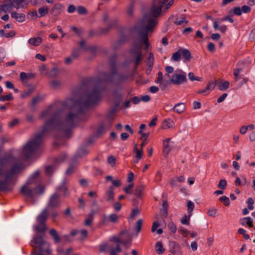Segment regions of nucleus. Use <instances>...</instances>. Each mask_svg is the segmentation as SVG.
<instances>
[{
  "mask_svg": "<svg viewBox=\"0 0 255 255\" xmlns=\"http://www.w3.org/2000/svg\"><path fill=\"white\" fill-rule=\"evenodd\" d=\"M181 50L173 53L171 59L174 61H179L181 59Z\"/></svg>",
  "mask_w": 255,
  "mask_h": 255,
  "instance_id": "7c9ffc66",
  "label": "nucleus"
},
{
  "mask_svg": "<svg viewBox=\"0 0 255 255\" xmlns=\"http://www.w3.org/2000/svg\"><path fill=\"white\" fill-rule=\"evenodd\" d=\"M113 96L116 99L115 105L118 106L122 99V95L120 94L115 92Z\"/></svg>",
  "mask_w": 255,
  "mask_h": 255,
  "instance_id": "58836bf2",
  "label": "nucleus"
},
{
  "mask_svg": "<svg viewBox=\"0 0 255 255\" xmlns=\"http://www.w3.org/2000/svg\"><path fill=\"white\" fill-rule=\"evenodd\" d=\"M242 12L249 13L251 11V8L249 6L243 5L241 8Z\"/></svg>",
  "mask_w": 255,
  "mask_h": 255,
  "instance_id": "bf43d9fd",
  "label": "nucleus"
},
{
  "mask_svg": "<svg viewBox=\"0 0 255 255\" xmlns=\"http://www.w3.org/2000/svg\"><path fill=\"white\" fill-rule=\"evenodd\" d=\"M246 220V224L248 225L250 227H253V220L250 217H246L244 219Z\"/></svg>",
  "mask_w": 255,
  "mask_h": 255,
  "instance_id": "052dcab7",
  "label": "nucleus"
},
{
  "mask_svg": "<svg viewBox=\"0 0 255 255\" xmlns=\"http://www.w3.org/2000/svg\"><path fill=\"white\" fill-rule=\"evenodd\" d=\"M185 109H186V106L183 103H180L176 104L174 106V107L172 109V110L174 112H175L179 114H181L183 113H184Z\"/></svg>",
  "mask_w": 255,
  "mask_h": 255,
  "instance_id": "dca6fc26",
  "label": "nucleus"
},
{
  "mask_svg": "<svg viewBox=\"0 0 255 255\" xmlns=\"http://www.w3.org/2000/svg\"><path fill=\"white\" fill-rule=\"evenodd\" d=\"M64 10V6L59 3H55L51 8L50 13L54 16H57Z\"/></svg>",
  "mask_w": 255,
  "mask_h": 255,
  "instance_id": "f8f14e48",
  "label": "nucleus"
},
{
  "mask_svg": "<svg viewBox=\"0 0 255 255\" xmlns=\"http://www.w3.org/2000/svg\"><path fill=\"white\" fill-rule=\"evenodd\" d=\"M51 86L54 88H57L60 85V82L56 80H54L51 82Z\"/></svg>",
  "mask_w": 255,
  "mask_h": 255,
  "instance_id": "680f3d73",
  "label": "nucleus"
},
{
  "mask_svg": "<svg viewBox=\"0 0 255 255\" xmlns=\"http://www.w3.org/2000/svg\"><path fill=\"white\" fill-rule=\"evenodd\" d=\"M238 233L240 234H242L244 236V238L246 239V240H248L250 239V236L248 234H246V231L245 230H244V229H242V228H240L239 230H238Z\"/></svg>",
  "mask_w": 255,
  "mask_h": 255,
  "instance_id": "09e8293b",
  "label": "nucleus"
},
{
  "mask_svg": "<svg viewBox=\"0 0 255 255\" xmlns=\"http://www.w3.org/2000/svg\"><path fill=\"white\" fill-rule=\"evenodd\" d=\"M38 12L39 13V17H41L42 16H44L48 12V8L46 7L43 6L41 7H40L38 10Z\"/></svg>",
  "mask_w": 255,
  "mask_h": 255,
  "instance_id": "c85d7f7f",
  "label": "nucleus"
},
{
  "mask_svg": "<svg viewBox=\"0 0 255 255\" xmlns=\"http://www.w3.org/2000/svg\"><path fill=\"white\" fill-rule=\"evenodd\" d=\"M156 251L158 255L162 254L164 252L165 250L163 247V245L161 242H158L156 243L155 245Z\"/></svg>",
  "mask_w": 255,
  "mask_h": 255,
  "instance_id": "a878e982",
  "label": "nucleus"
},
{
  "mask_svg": "<svg viewBox=\"0 0 255 255\" xmlns=\"http://www.w3.org/2000/svg\"><path fill=\"white\" fill-rule=\"evenodd\" d=\"M247 204L248 205V208L249 209H250V210H252L254 209V200L252 198H249L248 200H247Z\"/></svg>",
  "mask_w": 255,
  "mask_h": 255,
  "instance_id": "8fccbe9b",
  "label": "nucleus"
},
{
  "mask_svg": "<svg viewBox=\"0 0 255 255\" xmlns=\"http://www.w3.org/2000/svg\"><path fill=\"white\" fill-rule=\"evenodd\" d=\"M110 251V255H118V253L122 252V249L119 245H117L115 249L112 247Z\"/></svg>",
  "mask_w": 255,
  "mask_h": 255,
  "instance_id": "2f4dec72",
  "label": "nucleus"
},
{
  "mask_svg": "<svg viewBox=\"0 0 255 255\" xmlns=\"http://www.w3.org/2000/svg\"><path fill=\"white\" fill-rule=\"evenodd\" d=\"M247 130L248 129L246 126H242L239 130L240 133L242 135L245 134L247 132Z\"/></svg>",
  "mask_w": 255,
  "mask_h": 255,
  "instance_id": "774afa93",
  "label": "nucleus"
},
{
  "mask_svg": "<svg viewBox=\"0 0 255 255\" xmlns=\"http://www.w3.org/2000/svg\"><path fill=\"white\" fill-rule=\"evenodd\" d=\"M112 246L108 244H105L100 246V250L101 252H106L110 251Z\"/></svg>",
  "mask_w": 255,
  "mask_h": 255,
  "instance_id": "79ce46f5",
  "label": "nucleus"
},
{
  "mask_svg": "<svg viewBox=\"0 0 255 255\" xmlns=\"http://www.w3.org/2000/svg\"><path fill=\"white\" fill-rule=\"evenodd\" d=\"M34 243L38 246L37 253H33L32 255H51L52 250L50 245L44 241L42 237L38 236L33 239Z\"/></svg>",
  "mask_w": 255,
  "mask_h": 255,
  "instance_id": "39448f33",
  "label": "nucleus"
},
{
  "mask_svg": "<svg viewBox=\"0 0 255 255\" xmlns=\"http://www.w3.org/2000/svg\"><path fill=\"white\" fill-rule=\"evenodd\" d=\"M187 206L188 213L189 214H190V216H191L192 212L193 211L195 207L194 204L191 201H189L187 202Z\"/></svg>",
  "mask_w": 255,
  "mask_h": 255,
  "instance_id": "c9c22d12",
  "label": "nucleus"
},
{
  "mask_svg": "<svg viewBox=\"0 0 255 255\" xmlns=\"http://www.w3.org/2000/svg\"><path fill=\"white\" fill-rule=\"evenodd\" d=\"M219 188L221 189H225L227 187V181L225 179L221 180L218 185Z\"/></svg>",
  "mask_w": 255,
  "mask_h": 255,
  "instance_id": "de8ad7c7",
  "label": "nucleus"
},
{
  "mask_svg": "<svg viewBox=\"0 0 255 255\" xmlns=\"http://www.w3.org/2000/svg\"><path fill=\"white\" fill-rule=\"evenodd\" d=\"M42 42V39L40 37H36L34 38H30L28 40V43L34 46L39 45Z\"/></svg>",
  "mask_w": 255,
  "mask_h": 255,
  "instance_id": "4be33fe9",
  "label": "nucleus"
},
{
  "mask_svg": "<svg viewBox=\"0 0 255 255\" xmlns=\"http://www.w3.org/2000/svg\"><path fill=\"white\" fill-rule=\"evenodd\" d=\"M217 213V210L215 208H210L208 211V215L212 217H215Z\"/></svg>",
  "mask_w": 255,
  "mask_h": 255,
  "instance_id": "37998d69",
  "label": "nucleus"
},
{
  "mask_svg": "<svg viewBox=\"0 0 255 255\" xmlns=\"http://www.w3.org/2000/svg\"><path fill=\"white\" fill-rule=\"evenodd\" d=\"M133 184H129L128 187H127L126 188H125L124 189L125 192L126 193H128V194L131 193V190L133 188Z\"/></svg>",
  "mask_w": 255,
  "mask_h": 255,
  "instance_id": "338daca9",
  "label": "nucleus"
},
{
  "mask_svg": "<svg viewBox=\"0 0 255 255\" xmlns=\"http://www.w3.org/2000/svg\"><path fill=\"white\" fill-rule=\"evenodd\" d=\"M175 126V123L174 121L170 119H167L164 120L161 124V128L163 129H166L170 128H173Z\"/></svg>",
  "mask_w": 255,
  "mask_h": 255,
  "instance_id": "2eb2a0df",
  "label": "nucleus"
},
{
  "mask_svg": "<svg viewBox=\"0 0 255 255\" xmlns=\"http://www.w3.org/2000/svg\"><path fill=\"white\" fill-rule=\"evenodd\" d=\"M14 8L13 3L11 0H6L3 1L2 4H0V13L1 12H10Z\"/></svg>",
  "mask_w": 255,
  "mask_h": 255,
  "instance_id": "9b49d317",
  "label": "nucleus"
},
{
  "mask_svg": "<svg viewBox=\"0 0 255 255\" xmlns=\"http://www.w3.org/2000/svg\"><path fill=\"white\" fill-rule=\"evenodd\" d=\"M181 54L186 60L189 61L191 58V55L190 51L186 49L181 50Z\"/></svg>",
  "mask_w": 255,
  "mask_h": 255,
  "instance_id": "cd10ccee",
  "label": "nucleus"
},
{
  "mask_svg": "<svg viewBox=\"0 0 255 255\" xmlns=\"http://www.w3.org/2000/svg\"><path fill=\"white\" fill-rule=\"evenodd\" d=\"M159 226V224L158 222L155 221L153 223L152 228H151V232H154L157 229V228Z\"/></svg>",
  "mask_w": 255,
  "mask_h": 255,
  "instance_id": "e2e57ef3",
  "label": "nucleus"
},
{
  "mask_svg": "<svg viewBox=\"0 0 255 255\" xmlns=\"http://www.w3.org/2000/svg\"><path fill=\"white\" fill-rule=\"evenodd\" d=\"M119 220V216L116 214H111L108 217L104 215L103 222L104 224H107L109 222L113 223H117Z\"/></svg>",
  "mask_w": 255,
  "mask_h": 255,
  "instance_id": "ddd939ff",
  "label": "nucleus"
},
{
  "mask_svg": "<svg viewBox=\"0 0 255 255\" xmlns=\"http://www.w3.org/2000/svg\"><path fill=\"white\" fill-rule=\"evenodd\" d=\"M41 98L40 96H36L33 98L31 101V104L34 106L41 101Z\"/></svg>",
  "mask_w": 255,
  "mask_h": 255,
  "instance_id": "13d9d810",
  "label": "nucleus"
},
{
  "mask_svg": "<svg viewBox=\"0 0 255 255\" xmlns=\"http://www.w3.org/2000/svg\"><path fill=\"white\" fill-rule=\"evenodd\" d=\"M46 229V225L44 223H38V224L35 227V230L38 232H43Z\"/></svg>",
  "mask_w": 255,
  "mask_h": 255,
  "instance_id": "c756f323",
  "label": "nucleus"
},
{
  "mask_svg": "<svg viewBox=\"0 0 255 255\" xmlns=\"http://www.w3.org/2000/svg\"><path fill=\"white\" fill-rule=\"evenodd\" d=\"M114 188L113 186H110L108 188L107 191L106 193L107 197V200L108 201H111L113 200L114 198Z\"/></svg>",
  "mask_w": 255,
  "mask_h": 255,
  "instance_id": "412c9836",
  "label": "nucleus"
},
{
  "mask_svg": "<svg viewBox=\"0 0 255 255\" xmlns=\"http://www.w3.org/2000/svg\"><path fill=\"white\" fill-rule=\"evenodd\" d=\"M11 16L19 22H23L25 20V15L23 13H18L15 12H13L11 13Z\"/></svg>",
  "mask_w": 255,
  "mask_h": 255,
  "instance_id": "6ab92c4d",
  "label": "nucleus"
},
{
  "mask_svg": "<svg viewBox=\"0 0 255 255\" xmlns=\"http://www.w3.org/2000/svg\"><path fill=\"white\" fill-rule=\"evenodd\" d=\"M77 11L80 14H84L87 12L86 9L82 6H79L77 9Z\"/></svg>",
  "mask_w": 255,
  "mask_h": 255,
  "instance_id": "5fc2aeb1",
  "label": "nucleus"
},
{
  "mask_svg": "<svg viewBox=\"0 0 255 255\" xmlns=\"http://www.w3.org/2000/svg\"><path fill=\"white\" fill-rule=\"evenodd\" d=\"M242 71V68H236L234 69L233 74L235 76V81H238L241 78L239 75Z\"/></svg>",
  "mask_w": 255,
  "mask_h": 255,
  "instance_id": "72a5a7b5",
  "label": "nucleus"
},
{
  "mask_svg": "<svg viewBox=\"0 0 255 255\" xmlns=\"http://www.w3.org/2000/svg\"><path fill=\"white\" fill-rule=\"evenodd\" d=\"M23 168L21 161L9 152L0 158V191H10L11 183L14 175Z\"/></svg>",
  "mask_w": 255,
  "mask_h": 255,
  "instance_id": "f03ea898",
  "label": "nucleus"
},
{
  "mask_svg": "<svg viewBox=\"0 0 255 255\" xmlns=\"http://www.w3.org/2000/svg\"><path fill=\"white\" fill-rule=\"evenodd\" d=\"M107 161L112 167H114L116 164V158L112 155L108 157Z\"/></svg>",
  "mask_w": 255,
  "mask_h": 255,
  "instance_id": "49530a36",
  "label": "nucleus"
},
{
  "mask_svg": "<svg viewBox=\"0 0 255 255\" xmlns=\"http://www.w3.org/2000/svg\"><path fill=\"white\" fill-rule=\"evenodd\" d=\"M44 191L43 187L38 185L34 179L28 181L22 186L20 192L25 197L32 198L34 196L42 194Z\"/></svg>",
  "mask_w": 255,
  "mask_h": 255,
  "instance_id": "20e7f679",
  "label": "nucleus"
},
{
  "mask_svg": "<svg viewBox=\"0 0 255 255\" xmlns=\"http://www.w3.org/2000/svg\"><path fill=\"white\" fill-rule=\"evenodd\" d=\"M113 207L116 211L119 212L122 208V204L119 202H116L113 205Z\"/></svg>",
  "mask_w": 255,
  "mask_h": 255,
  "instance_id": "6e6d98bb",
  "label": "nucleus"
},
{
  "mask_svg": "<svg viewBox=\"0 0 255 255\" xmlns=\"http://www.w3.org/2000/svg\"><path fill=\"white\" fill-rule=\"evenodd\" d=\"M165 71L166 74L165 75V77H169V74H171L174 72V68L170 66H167L165 67Z\"/></svg>",
  "mask_w": 255,
  "mask_h": 255,
  "instance_id": "c03bdc74",
  "label": "nucleus"
},
{
  "mask_svg": "<svg viewBox=\"0 0 255 255\" xmlns=\"http://www.w3.org/2000/svg\"><path fill=\"white\" fill-rule=\"evenodd\" d=\"M80 54V52L79 49H74L73 50L71 56L73 59H75L77 58Z\"/></svg>",
  "mask_w": 255,
  "mask_h": 255,
  "instance_id": "864d4df0",
  "label": "nucleus"
},
{
  "mask_svg": "<svg viewBox=\"0 0 255 255\" xmlns=\"http://www.w3.org/2000/svg\"><path fill=\"white\" fill-rule=\"evenodd\" d=\"M144 189L143 185H139L137 186L135 190V195L137 197H139L141 196L142 193Z\"/></svg>",
  "mask_w": 255,
  "mask_h": 255,
  "instance_id": "473e14b6",
  "label": "nucleus"
},
{
  "mask_svg": "<svg viewBox=\"0 0 255 255\" xmlns=\"http://www.w3.org/2000/svg\"><path fill=\"white\" fill-rule=\"evenodd\" d=\"M13 99L12 95L9 93L7 95H1L0 96V101H11Z\"/></svg>",
  "mask_w": 255,
  "mask_h": 255,
  "instance_id": "e433bc0d",
  "label": "nucleus"
},
{
  "mask_svg": "<svg viewBox=\"0 0 255 255\" xmlns=\"http://www.w3.org/2000/svg\"><path fill=\"white\" fill-rule=\"evenodd\" d=\"M191 216H190V214L188 215V216L185 215L181 219V222L182 224L184 225H189V220L190 219Z\"/></svg>",
  "mask_w": 255,
  "mask_h": 255,
  "instance_id": "a19ab883",
  "label": "nucleus"
},
{
  "mask_svg": "<svg viewBox=\"0 0 255 255\" xmlns=\"http://www.w3.org/2000/svg\"><path fill=\"white\" fill-rule=\"evenodd\" d=\"M111 125L110 122H105L99 124L96 129V136H99L104 134L107 129L111 128Z\"/></svg>",
  "mask_w": 255,
  "mask_h": 255,
  "instance_id": "9d476101",
  "label": "nucleus"
},
{
  "mask_svg": "<svg viewBox=\"0 0 255 255\" xmlns=\"http://www.w3.org/2000/svg\"><path fill=\"white\" fill-rule=\"evenodd\" d=\"M171 140L170 138H166L163 140V154L164 156H167L170 152L171 148L169 145V142Z\"/></svg>",
  "mask_w": 255,
  "mask_h": 255,
  "instance_id": "f3484780",
  "label": "nucleus"
},
{
  "mask_svg": "<svg viewBox=\"0 0 255 255\" xmlns=\"http://www.w3.org/2000/svg\"><path fill=\"white\" fill-rule=\"evenodd\" d=\"M219 200L223 202L226 206H228L230 205L229 198L225 196L221 197L219 198Z\"/></svg>",
  "mask_w": 255,
  "mask_h": 255,
  "instance_id": "ea45409f",
  "label": "nucleus"
},
{
  "mask_svg": "<svg viewBox=\"0 0 255 255\" xmlns=\"http://www.w3.org/2000/svg\"><path fill=\"white\" fill-rule=\"evenodd\" d=\"M216 86V83L213 81H210L208 83L206 88L204 90H199L197 92V94H202L204 93H207V94H209L208 91L209 90H212L214 89V88Z\"/></svg>",
  "mask_w": 255,
  "mask_h": 255,
  "instance_id": "a211bd4d",
  "label": "nucleus"
},
{
  "mask_svg": "<svg viewBox=\"0 0 255 255\" xmlns=\"http://www.w3.org/2000/svg\"><path fill=\"white\" fill-rule=\"evenodd\" d=\"M175 23L177 25H181L184 23H187V21H186L185 18L184 17L182 18H177L175 19Z\"/></svg>",
  "mask_w": 255,
  "mask_h": 255,
  "instance_id": "3c124183",
  "label": "nucleus"
},
{
  "mask_svg": "<svg viewBox=\"0 0 255 255\" xmlns=\"http://www.w3.org/2000/svg\"><path fill=\"white\" fill-rule=\"evenodd\" d=\"M48 215V211L44 209L37 217V222L38 223H44L46 221Z\"/></svg>",
  "mask_w": 255,
  "mask_h": 255,
  "instance_id": "aec40b11",
  "label": "nucleus"
},
{
  "mask_svg": "<svg viewBox=\"0 0 255 255\" xmlns=\"http://www.w3.org/2000/svg\"><path fill=\"white\" fill-rule=\"evenodd\" d=\"M142 225V220L141 219H139L137 220L136 223V230L137 232V234H138L141 229V227Z\"/></svg>",
  "mask_w": 255,
  "mask_h": 255,
  "instance_id": "a18cd8bd",
  "label": "nucleus"
},
{
  "mask_svg": "<svg viewBox=\"0 0 255 255\" xmlns=\"http://www.w3.org/2000/svg\"><path fill=\"white\" fill-rule=\"evenodd\" d=\"M224 21H229L231 23L234 22V19L230 16H227L222 18H219L217 20H215L213 22V27L215 30H219L222 33H225L227 30V27L225 25L219 26V23Z\"/></svg>",
  "mask_w": 255,
  "mask_h": 255,
  "instance_id": "1a4fd4ad",
  "label": "nucleus"
},
{
  "mask_svg": "<svg viewBox=\"0 0 255 255\" xmlns=\"http://www.w3.org/2000/svg\"><path fill=\"white\" fill-rule=\"evenodd\" d=\"M102 79L93 78L90 81V90L79 100L74 99L68 100L67 105L71 110L64 120H61V113L57 111L55 106H51L44 111L40 116L42 119H48L42 128L40 133L36 134L33 139L30 140L23 146L20 153V157L25 160L31 157L40 148L45 134L51 129L61 130L66 138L70 137L71 130L81 121L87 119L82 109H88L98 103L102 97V92L106 83H119L128 79V76H119L115 71L101 75Z\"/></svg>",
  "mask_w": 255,
  "mask_h": 255,
  "instance_id": "f257e3e1",
  "label": "nucleus"
},
{
  "mask_svg": "<svg viewBox=\"0 0 255 255\" xmlns=\"http://www.w3.org/2000/svg\"><path fill=\"white\" fill-rule=\"evenodd\" d=\"M13 3L14 8L18 9L19 7H23L24 6L25 0H11Z\"/></svg>",
  "mask_w": 255,
  "mask_h": 255,
  "instance_id": "b1692460",
  "label": "nucleus"
},
{
  "mask_svg": "<svg viewBox=\"0 0 255 255\" xmlns=\"http://www.w3.org/2000/svg\"><path fill=\"white\" fill-rule=\"evenodd\" d=\"M157 74H158V77H157V80L155 81V82L157 84H159V83H160L163 80V74H162V72L159 71V72H158Z\"/></svg>",
  "mask_w": 255,
  "mask_h": 255,
  "instance_id": "4d7b16f0",
  "label": "nucleus"
},
{
  "mask_svg": "<svg viewBox=\"0 0 255 255\" xmlns=\"http://www.w3.org/2000/svg\"><path fill=\"white\" fill-rule=\"evenodd\" d=\"M167 227L172 233H175L176 232L177 227L176 225L174 223H169L167 225Z\"/></svg>",
  "mask_w": 255,
  "mask_h": 255,
  "instance_id": "4c0bfd02",
  "label": "nucleus"
},
{
  "mask_svg": "<svg viewBox=\"0 0 255 255\" xmlns=\"http://www.w3.org/2000/svg\"><path fill=\"white\" fill-rule=\"evenodd\" d=\"M134 151L136 154V157L137 158V160L135 161L136 162H138V160L142 158L143 151L142 149H138L137 148V144H135L134 147Z\"/></svg>",
  "mask_w": 255,
  "mask_h": 255,
  "instance_id": "bb28decb",
  "label": "nucleus"
},
{
  "mask_svg": "<svg viewBox=\"0 0 255 255\" xmlns=\"http://www.w3.org/2000/svg\"><path fill=\"white\" fill-rule=\"evenodd\" d=\"M168 0H153V5L150 11V16L154 17L159 15L161 11V8Z\"/></svg>",
  "mask_w": 255,
  "mask_h": 255,
  "instance_id": "0eeeda50",
  "label": "nucleus"
},
{
  "mask_svg": "<svg viewBox=\"0 0 255 255\" xmlns=\"http://www.w3.org/2000/svg\"><path fill=\"white\" fill-rule=\"evenodd\" d=\"M53 171V168L52 166H48L45 168L46 173L48 175H51L52 174Z\"/></svg>",
  "mask_w": 255,
  "mask_h": 255,
  "instance_id": "0e129e2a",
  "label": "nucleus"
},
{
  "mask_svg": "<svg viewBox=\"0 0 255 255\" xmlns=\"http://www.w3.org/2000/svg\"><path fill=\"white\" fill-rule=\"evenodd\" d=\"M179 232L181 233L184 237H186L190 233L189 231L183 227H180L179 229Z\"/></svg>",
  "mask_w": 255,
  "mask_h": 255,
  "instance_id": "603ef678",
  "label": "nucleus"
},
{
  "mask_svg": "<svg viewBox=\"0 0 255 255\" xmlns=\"http://www.w3.org/2000/svg\"><path fill=\"white\" fill-rule=\"evenodd\" d=\"M58 193H56L51 196L48 204L49 207L54 208L59 206L60 204L59 199V196L60 195L66 196L68 194L67 189L65 183L62 184L58 187Z\"/></svg>",
  "mask_w": 255,
  "mask_h": 255,
  "instance_id": "423d86ee",
  "label": "nucleus"
},
{
  "mask_svg": "<svg viewBox=\"0 0 255 255\" xmlns=\"http://www.w3.org/2000/svg\"><path fill=\"white\" fill-rule=\"evenodd\" d=\"M233 11L234 14L237 15H241L242 14L241 8L239 7H236L234 8Z\"/></svg>",
  "mask_w": 255,
  "mask_h": 255,
  "instance_id": "69168bd1",
  "label": "nucleus"
},
{
  "mask_svg": "<svg viewBox=\"0 0 255 255\" xmlns=\"http://www.w3.org/2000/svg\"><path fill=\"white\" fill-rule=\"evenodd\" d=\"M156 24V20L148 15H145L141 21L142 28L140 31V35L142 37L141 42L145 45L144 49L146 50H147L149 46L148 39V32L152 31Z\"/></svg>",
  "mask_w": 255,
  "mask_h": 255,
  "instance_id": "7ed1b4c3",
  "label": "nucleus"
},
{
  "mask_svg": "<svg viewBox=\"0 0 255 255\" xmlns=\"http://www.w3.org/2000/svg\"><path fill=\"white\" fill-rule=\"evenodd\" d=\"M230 85V83L227 81H222L218 85V88L221 91L227 90Z\"/></svg>",
  "mask_w": 255,
  "mask_h": 255,
  "instance_id": "5701e85b",
  "label": "nucleus"
},
{
  "mask_svg": "<svg viewBox=\"0 0 255 255\" xmlns=\"http://www.w3.org/2000/svg\"><path fill=\"white\" fill-rule=\"evenodd\" d=\"M50 235L53 237L55 243H59L60 242V237H59L57 231L54 229H51L49 231Z\"/></svg>",
  "mask_w": 255,
  "mask_h": 255,
  "instance_id": "393cba45",
  "label": "nucleus"
},
{
  "mask_svg": "<svg viewBox=\"0 0 255 255\" xmlns=\"http://www.w3.org/2000/svg\"><path fill=\"white\" fill-rule=\"evenodd\" d=\"M141 45L140 44L136 45V49L135 50H132L133 54L136 56L135 57V65L137 66L142 59V55L140 51Z\"/></svg>",
  "mask_w": 255,
  "mask_h": 255,
  "instance_id": "4468645a",
  "label": "nucleus"
},
{
  "mask_svg": "<svg viewBox=\"0 0 255 255\" xmlns=\"http://www.w3.org/2000/svg\"><path fill=\"white\" fill-rule=\"evenodd\" d=\"M186 75L181 70L176 71L172 75L170 82L175 85H180L186 82Z\"/></svg>",
  "mask_w": 255,
  "mask_h": 255,
  "instance_id": "6e6552de",
  "label": "nucleus"
},
{
  "mask_svg": "<svg viewBox=\"0 0 255 255\" xmlns=\"http://www.w3.org/2000/svg\"><path fill=\"white\" fill-rule=\"evenodd\" d=\"M94 219V214L90 213L89 214L87 218L85 221V225L90 226L91 225Z\"/></svg>",
  "mask_w": 255,
  "mask_h": 255,
  "instance_id": "f704fd0d",
  "label": "nucleus"
}]
</instances>
